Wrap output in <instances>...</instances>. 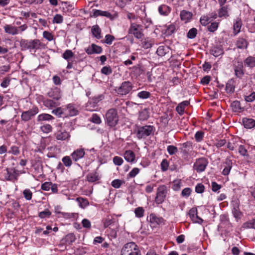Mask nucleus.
Instances as JSON below:
<instances>
[{"mask_svg":"<svg viewBox=\"0 0 255 255\" xmlns=\"http://www.w3.org/2000/svg\"><path fill=\"white\" fill-rule=\"evenodd\" d=\"M20 46L22 50L39 49L41 46V42L38 39H34L28 41L21 39L20 41Z\"/></svg>","mask_w":255,"mask_h":255,"instance_id":"nucleus-1","label":"nucleus"},{"mask_svg":"<svg viewBox=\"0 0 255 255\" xmlns=\"http://www.w3.org/2000/svg\"><path fill=\"white\" fill-rule=\"evenodd\" d=\"M139 254L137 246L133 242L126 244L121 251V255H136Z\"/></svg>","mask_w":255,"mask_h":255,"instance_id":"nucleus-2","label":"nucleus"},{"mask_svg":"<svg viewBox=\"0 0 255 255\" xmlns=\"http://www.w3.org/2000/svg\"><path fill=\"white\" fill-rule=\"evenodd\" d=\"M153 131V127L150 126L137 127L134 130L136 136L138 139L145 138L149 136Z\"/></svg>","mask_w":255,"mask_h":255,"instance_id":"nucleus-3","label":"nucleus"},{"mask_svg":"<svg viewBox=\"0 0 255 255\" xmlns=\"http://www.w3.org/2000/svg\"><path fill=\"white\" fill-rule=\"evenodd\" d=\"M107 124L111 127H115L119 121L117 111L114 109H110L106 114Z\"/></svg>","mask_w":255,"mask_h":255,"instance_id":"nucleus-4","label":"nucleus"},{"mask_svg":"<svg viewBox=\"0 0 255 255\" xmlns=\"http://www.w3.org/2000/svg\"><path fill=\"white\" fill-rule=\"evenodd\" d=\"M167 191V188L165 186H160L158 188L155 198V202L156 203L160 204L164 201Z\"/></svg>","mask_w":255,"mask_h":255,"instance_id":"nucleus-5","label":"nucleus"},{"mask_svg":"<svg viewBox=\"0 0 255 255\" xmlns=\"http://www.w3.org/2000/svg\"><path fill=\"white\" fill-rule=\"evenodd\" d=\"M39 112L38 108L35 107L27 111L22 113L21 118L22 121L27 122L29 121L33 117L36 115Z\"/></svg>","mask_w":255,"mask_h":255,"instance_id":"nucleus-6","label":"nucleus"},{"mask_svg":"<svg viewBox=\"0 0 255 255\" xmlns=\"http://www.w3.org/2000/svg\"><path fill=\"white\" fill-rule=\"evenodd\" d=\"M207 160L205 158L197 159L194 164V169L198 172H201L205 170L208 165Z\"/></svg>","mask_w":255,"mask_h":255,"instance_id":"nucleus-7","label":"nucleus"},{"mask_svg":"<svg viewBox=\"0 0 255 255\" xmlns=\"http://www.w3.org/2000/svg\"><path fill=\"white\" fill-rule=\"evenodd\" d=\"M132 89V85L129 81H125L122 83L121 86L116 90L119 94L124 95L128 94Z\"/></svg>","mask_w":255,"mask_h":255,"instance_id":"nucleus-8","label":"nucleus"},{"mask_svg":"<svg viewBox=\"0 0 255 255\" xmlns=\"http://www.w3.org/2000/svg\"><path fill=\"white\" fill-rule=\"evenodd\" d=\"M129 33L132 34L137 39L141 38L143 34L141 31V29L139 28V26L135 23H132L130 28L128 30Z\"/></svg>","mask_w":255,"mask_h":255,"instance_id":"nucleus-9","label":"nucleus"},{"mask_svg":"<svg viewBox=\"0 0 255 255\" xmlns=\"http://www.w3.org/2000/svg\"><path fill=\"white\" fill-rule=\"evenodd\" d=\"M243 65L241 61H238L235 64V73L237 77L241 78L244 75Z\"/></svg>","mask_w":255,"mask_h":255,"instance_id":"nucleus-10","label":"nucleus"},{"mask_svg":"<svg viewBox=\"0 0 255 255\" xmlns=\"http://www.w3.org/2000/svg\"><path fill=\"white\" fill-rule=\"evenodd\" d=\"M86 51L88 54H92L93 53L99 54L102 52V48L99 46L92 44L86 49Z\"/></svg>","mask_w":255,"mask_h":255,"instance_id":"nucleus-11","label":"nucleus"},{"mask_svg":"<svg viewBox=\"0 0 255 255\" xmlns=\"http://www.w3.org/2000/svg\"><path fill=\"white\" fill-rule=\"evenodd\" d=\"M84 155L85 151L83 149H78L71 154V156L74 160L77 161L83 157Z\"/></svg>","mask_w":255,"mask_h":255,"instance_id":"nucleus-12","label":"nucleus"},{"mask_svg":"<svg viewBox=\"0 0 255 255\" xmlns=\"http://www.w3.org/2000/svg\"><path fill=\"white\" fill-rule=\"evenodd\" d=\"M4 29L5 33L11 35H16L18 33V28L9 24L5 25Z\"/></svg>","mask_w":255,"mask_h":255,"instance_id":"nucleus-13","label":"nucleus"},{"mask_svg":"<svg viewBox=\"0 0 255 255\" xmlns=\"http://www.w3.org/2000/svg\"><path fill=\"white\" fill-rule=\"evenodd\" d=\"M56 138L57 140H64L70 137L69 133L66 131H58L55 134Z\"/></svg>","mask_w":255,"mask_h":255,"instance_id":"nucleus-14","label":"nucleus"},{"mask_svg":"<svg viewBox=\"0 0 255 255\" xmlns=\"http://www.w3.org/2000/svg\"><path fill=\"white\" fill-rule=\"evenodd\" d=\"M243 123L247 128H252L255 126V121L252 119L244 118Z\"/></svg>","mask_w":255,"mask_h":255,"instance_id":"nucleus-15","label":"nucleus"},{"mask_svg":"<svg viewBox=\"0 0 255 255\" xmlns=\"http://www.w3.org/2000/svg\"><path fill=\"white\" fill-rule=\"evenodd\" d=\"M235 81L231 79L229 80L226 86V91L228 93H233L235 91Z\"/></svg>","mask_w":255,"mask_h":255,"instance_id":"nucleus-16","label":"nucleus"},{"mask_svg":"<svg viewBox=\"0 0 255 255\" xmlns=\"http://www.w3.org/2000/svg\"><path fill=\"white\" fill-rule=\"evenodd\" d=\"M189 104V102L188 101H184L177 106L176 110L179 114L180 115H183L184 112L185 108Z\"/></svg>","mask_w":255,"mask_h":255,"instance_id":"nucleus-17","label":"nucleus"},{"mask_svg":"<svg viewBox=\"0 0 255 255\" xmlns=\"http://www.w3.org/2000/svg\"><path fill=\"white\" fill-rule=\"evenodd\" d=\"M225 167L223 170L222 173L224 175H227L229 174L232 166V161L229 159H227L225 162Z\"/></svg>","mask_w":255,"mask_h":255,"instance_id":"nucleus-18","label":"nucleus"},{"mask_svg":"<svg viewBox=\"0 0 255 255\" xmlns=\"http://www.w3.org/2000/svg\"><path fill=\"white\" fill-rule=\"evenodd\" d=\"M171 11V8L167 5L162 4L159 6L158 11L160 14L167 15Z\"/></svg>","mask_w":255,"mask_h":255,"instance_id":"nucleus-19","label":"nucleus"},{"mask_svg":"<svg viewBox=\"0 0 255 255\" xmlns=\"http://www.w3.org/2000/svg\"><path fill=\"white\" fill-rule=\"evenodd\" d=\"M192 14L191 12L186 10H182L180 12V17L182 20L185 21V22H187L191 18Z\"/></svg>","mask_w":255,"mask_h":255,"instance_id":"nucleus-20","label":"nucleus"},{"mask_svg":"<svg viewBox=\"0 0 255 255\" xmlns=\"http://www.w3.org/2000/svg\"><path fill=\"white\" fill-rule=\"evenodd\" d=\"M124 157L127 161L132 162L134 160L135 154L133 151L127 150L125 153Z\"/></svg>","mask_w":255,"mask_h":255,"instance_id":"nucleus-21","label":"nucleus"},{"mask_svg":"<svg viewBox=\"0 0 255 255\" xmlns=\"http://www.w3.org/2000/svg\"><path fill=\"white\" fill-rule=\"evenodd\" d=\"M65 111L68 113L70 116H74L78 114L77 110L72 104H69L67 106L65 109Z\"/></svg>","mask_w":255,"mask_h":255,"instance_id":"nucleus-22","label":"nucleus"},{"mask_svg":"<svg viewBox=\"0 0 255 255\" xmlns=\"http://www.w3.org/2000/svg\"><path fill=\"white\" fill-rule=\"evenodd\" d=\"M242 23L241 19L237 18L234 24V33L236 35L240 32Z\"/></svg>","mask_w":255,"mask_h":255,"instance_id":"nucleus-23","label":"nucleus"},{"mask_svg":"<svg viewBox=\"0 0 255 255\" xmlns=\"http://www.w3.org/2000/svg\"><path fill=\"white\" fill-rule=\"evenodd\" d=\"M245 65L250 68L255 67V57L250 56L244 61Z\"/></svg>","mask_w":255,"mask_h":255,"instance_id":"nucleus-24","label":"nucleus"},{"mask_svg":"<svg viewBox=\"0 0 255 255\" xmlns=\"http://www.w3.org/2000/svg\"><path fill=\"white\" fill-rule=\"evenodd\" d=\"M99 15L105 16L107 17H111L112 16L111 14L108 11H102L101 10H95L93 12V16L97 17Z\"/></svg>","mask_w":255,"mask_h":255,"instance_id":"nucleus-25","label":"nucleus"},{"mask_svg":"<svg viewBox=\"0 0 255 255\" xmlns=\"http://www.w3.org/2000/svg\"><path fill=\"white\" fill-rule=\"evenodd\" d=\"M237 47L238 48L243 49L246 48L248 46V43L247 41L242 38H239L238 41H237Z\"/></svg>","mask_w":255,"mask_h":255,"instance_id":"nucleus-26","label":"nucleus"},{"mask_svg":"<svg viewBox=\"0 0 255 255\" xmlns=\"http://www.w3.org/2000/svg\"><path fill=\"white\" fill-rule=\"evenodd\" d=\"M92 32L95 37L97 39L101 38V29L97 25H94L92 28Z\"/></svg>","mask_w":255,"mask_h":255,"instance_id":"nucleus-27","label":"nucleus"},{"mask_svg":"<svg viewBox=\"0 0 255 255\" xmlns=\"http://www.w3.org/2000/svg\"><path fill=\"white\" fill-rule=\"evenodd\" d=\"M211 53L215 57H218L223 54V51L222 48L220 47H214L211 49Z\"/></svg>","mask_w":255,"mask_h":255,"instance_id":"nucleus-28","label":"nucleus"},{"mask_svg":"<svg viewBox=\"0 0 255 255\" xmlns=\"http://www.w3.org/2000/svg\"><path fill=\"white\" fill-rule=\"evenodd\" d=\"M149 117V114L147 109H144L142 110L139 114V119L141 121L147 120Z\"/></svg>","mask_w":255,"mask_h":255,"instance_id":"nucleus-29","label":"nucleus"},{"mask_svg":"<svg viewBox=\"0 0 255 255\" xmlns=\"http://www.w3.org/2000/svg\"><path fill=\"white\" fill-rule=\"evenodd\" d=\"M53 119V117L50 115L43 114L38 116L37 118L38 121H48Z\"/></svg>","mask_w":255,"mask_h":255,"instance_id":"nucleus-30","label":"nucleus"},{"mask_svg":"<svg viewBox=\"0 0 255 255\" xmlns=\"http://www.w3.org/2000/svg\"><path fill=\"white\" fill-rule=\"evenodd\" d=\"M212 21V19H211V17L208 15H204L202 16L200 18V22L202 25L204 26L207 25L210 22Z\"/></svg>","mask_w":255,"mask_h":255,"instance_id":"nucleus-31","label":"nucleus"},{"mask_svg":"<svg viewBox=\"0 0 255 255\" xmlns=\"http://www.w3.org/2000/svg\"><path fill=\"white\" fill-rule=\"evenodd\" d=\"M168 49V47L161 46L157 48L156 53L159 56H163L166 53Z\"/></svg>","mask_w":255,"mask_h":255,"instance_id":"nucleus-32","label":"nucleus"},{"mask_svg":"<svg viewBox=\"0 0 255 255\" xmlns=\"http://www.w3.org/2000/svg\"><path fill=\"white\" fill-rule=\"evenodd\" d=\"M232 213L233 215L235 218L237 219H240L242 216V213L240 211L239 208L238 206H236L234 207Z\"/></svg>","mask_w":255,"mask_h":255,"instance_id":"nucleus-33","label":"nucleus"},{"mask_svg":"<svg viewBox=\"0 0 255 255\" xmlns=\"http://www.w3.org/2000/svg\"><path fill=\"white\" fill-rule=\"evenodd\" d=\"M231 106L232 107L233 110L234 112H239L240 110L242 109L241 107V104L239 101H234L231 104Z\"/></svg>","mask_w":255,"mask_h":255,"instance_id":"nucleus-34","label":"nucleus"},{"mask_svg":"<svg viewBox=\"0 0 255 255\" xmlns=\"http://www.w3.org/2000/svg\"><path fill=\"white\" fill-rule=\"evenodd\" d=\"M74 55L73 52L70 50H66L63 54V58L67 60L72 58Z\"/></svg>","mask_w":255,"mask_h":255,"instance_id":"nucleus-35","label":"nucleus"},{"mask_svg":"<svg viewBox=\"0 0 255 255\" xmlns=\"http://www.w3.org/2000/svg\"><path fill=\"white\" fill-rule=\"evenodd\" d=\"M197 30L195 28H192L189 30L187 33V37L189 38H194L197 34Z\"/></svg>","mask_w":255,"mask_h":255,"instance_id":"nucleus-36","label":"nucleus"},{"mask_svg":"<svg viewBox=\"0 0 255 255\" xmlns=\"http://www.w3.org/2000/svg\"><path fill=\"white\" fill-rule=\"evenodd\" d=\"M150 222L151 223H156L157 225H160L163 223V219L162 218L157 217L155 216H152L150 218Z\"/></svg>","mask_w":255,"mask_h":255,"instance_id":"nucleus-37","label":"nucleus"},{"mask_svg":"<svg viewBox=\"0 0 255 255\" xmlns=\"http://www.w3.org/2000/svg\"><path fill=\"white\" fill-rule=\"evenodd\" d=\"M87 180L89 182H93L98 180V177L96 173H91L87 175Z\"/></svg>","mask_w":255,"mask_h":255,"instance_id":"nucleus-38","label":"nucleus"},{"mask_svg":"<svg viewBox=\"0 0 255 255\" xmlns=\"http://www.w3.org/2000/svg\"><path fill=\"white\" fill-rule=\"evenodd\" d=\"M167 151L170 155H173L178 152L177 148L173 145H169L167 148Z\"/></svg>","mask_w":255,"mask_h":255,"instance_id":"nucleus-39","label":"nucleus"},{"mask_svg":"<svg viewBox=\"0 0 255 255\" xmlns=\"http://www.w3.org/2000/svg\"><path fill=\"white\" fill-rule=\"evenodd\" d=\"M75 237L73 234L67 235L65 238L66 242L69 244H71L75 241Z\"/></svg>","mask_w":255,"mask_h":255,"instance_id":"nucleus-40","label":"nucleus"},{"mask_svg":"<svg viewBox=\"0 0 255 255\" xmlns=\"http://www.w3.org/2000/svg\"><path fill=\"white\" fill-rule=\"evenodd\" d=\"M239 153L244 156H248L247 149L245 148L244 145H240L239 147Z\"/></svg>","mask_w":255,"mask_h":255,"instance_id":"nucleus-41","label":"nucleus"},{"mask_svg":"<svg viewBox=\"0 0 255 255\" xmlns=\"http://www.w3.org/2000/svg\"><path fill=\"white\" fill-rule=\"evenodd\" d=\"M219 16H228L227 8L226 6H222L219 12Z\"/></svg>","mask_w":255,"mask_h":255,"instance_id":"nucleus-42","label":"nucleus"},{"mask_svg":"<svg viewBox=\"0 0 255 255\" xmlns=\"http://www.w3.org/2000/svg\"><path fill=\"white\" fill-rule=\"evenodd\" d=\"M176 29L175 26L174 24H170L167 27L166 33L167 35H171L175 31Z\"/></svg>","mask_w":255,"mask_h":255,"instance_id":"nucleus-43","label":"nucleus"},{"mask_svg":"<svg viewBox=\"0 0 255 255\" xmlns=\"http://www.w3.org/2000/svg\"><path fill=\"white\" fill-rule=\"evenodd\" d=\"M23 194L24 198L27 200H30L32 198V193L29 189H25L23 191Z\"/></svg>","mask_w":255,"mask_h":255,"instance_id":"nucleus-44","label":"nucleus"},{"mask_svg":"<svg viewBox=\"0 0 255 255\" xmlns=\"http://www.w3.org/2000/svg\"><path fill=\"white\" fill-rule=\"evenodd\" d=\"M134 213L136 217L140 218L143 216L144 210L142 207H138L135 209Z\"/></svg>","mask_w":255,"mask_h":255,"instance_id":"nucleus-45","label":"nucleus"},{"mask_svg":"<svg viewBox=\"0 0 255 255\" xmlns=\"http://www.w3.org/2000/svg\"><path fill=\"white\" fill-rule=\"evenodd\" d=\"M101 73L103 74L108 75L112 73V70L109 66H105L101 69Z\"/></svg>","mask_w":255,"mask_h":255,"instance_id":"nucleus-46","label":"nucleus"},{"mask_svg":"<svg viewBox=\"0 0 255 255\" xmlns=\"http://www.w3.org/2000/svg\"><path fill=\"white\" fill-rule=\"evenodd\" d=\"M142 47L145 49L149 48L152 46V42L148 39H145L142 42Z\"/></svg>","mask_w":255,"mask_h":255,"instance_id":"nucleus-47","label":"nucleus"},{"mask_svg":"<svg viewBox=\"0 0 255 255\" xmlns=\"http://www.w3.org/2000/svg\"><path fill=\"white\" fill-rule=\"evenodd\" d=\"M41 129L45 133H48L52 130V127L50 125L46 124L41 127Z\"/></svg>","mask_w":255,"mask_h":255,"instance_id":"nucleus-48","label":"nucleus"},{"mask_svg":"<svg viewBox=\"0 0 255 255\" xmlns=\"http://www.w3.org/2000/svg\"><path fill=\"white\" fill-rule=\"evenodd\" d=\"M62 161L66 166H70L72 161L69 156H65L62 159Z\"/></svg>","mask_w":255,"mask_h":255,"instance_id":"nucleus-49","label":"nucleus"},{"mask_svg":"<svg viewBox=\"0 0 255 255\" xmlns=\"http://www.w3.org/2000/svg\"><path fill=\"white\" fill-rule=\"evenodd\" d=\"M51 215V212L48 210H45L39 213V217L41 218H44L46 217H49Z\"/></svg>","mask_w":255,"mask_h":255,"instance_id":"nucleus-50","label":"nucleus"},{"mask_svg":"<svg viewBox=\"0 0 255 255\" xmlns=\"http://www.w3.org/2000/svg\"><path fill=\"white\" fill-rule=\"evenodd\" d=\"M150 93L147 91H141L138 93V96L141 99H147Z\"/></svg>","mask_w":255,"mask_h":255,"instance_id":"nucleus-51","label":"nucleus"},{"mask_svg":"<svg viewBox=\"0 0 255 255\" xmlns=\"http://www.w3.org/2000/svg\"><path fill=\"white\" fill-rule=\"evenodd\" d=\"M52 184V183L50 182H46L42 184L41 189L45 191H49L50 189V186Z\"/></svg>","mask_w":255,"mask_h":255,"instance_id":"nucleus-52","label":"nucleus"},{"mask_svg":"<svg viewBox=\"0 0 255 255\" xmlns=\"http://www.w3.org/2000/svg\"><path fill=\"white\" fill-rule=\"evenodd\" d=\"M123 159L119 156H115L113 159V162L117 165H121L123 163Z\"/></svg>","mask_w":255,"mask_h":255,"instance_id":"nucleus-53","label":"nucleus"},{"mask_svg":"<svg viewBox=\"0 0 255 255\" xmlns=\"http://www.w3.org/2000/svg\"><path fill=\"white\" fill-rule=\"evenodd\" d=\"M91 121L97 124H99L101 122L100 117L96 114H94L92 116Z\"/></svg>","mask_w":255,"mask_h":255,"instance_id":"nucleus-54","label":"nucleus"},{"mask_svg":"<svg viewBox=\"0 0 255 255\" xmlns=\"http://www.w3.org/2000/svg\"><path fill=\"white\" fill-rule=\"evenodd\" d=\"M218 27V23L217 22H213L208 26V29L211 32H214Z\"/></svg>","mask_w":255,"mask_h":255,"instance_id":"nucleus-55","label":"nucleus"},{"mask_svg":"<svg viewBox=\"0 0 255 255\" xmlns=\"http://www.w3.org/2000/svg\"><path fill=\"white\" fill-rule=\"evenodd\" d=\"M5 174V178L7 180H11L12 179L13 177V175L11 173V172L8 169H6L5 170V173H4Z\"/></svg>","mask_w":255,"mask_h":255,"instance_id":"nucleus-56","label":"nucleus"},{"mask_svg":"<svg viewBox=\"0 0 255 255\" xmlns=\"http://www.w3.org/2000/svg\"><path fill=\"white\" fill-rule=\"evenodd\" d=\"M181 187V181L180 180L174 181L173 182V189L175 191H178Z\"/></svg>","mask_w":255,"mask_h":255,"instance_id":"nucleus-57","label":"nucleus"},{"mask_svg":"<svg viewBox=\"0 0 255 255\" xmlns=\"http://www.w3.org/2000/svg\"><path fill=\"white\" fill-rule=\"evenodd\" d=\"M63 21V17L60 14H56L53 18V22L56 23H61Z\"/></svg>","mask_w":255,"mask_h":255,"instance_id":"nucleus-58","label":"nucleus"},{"mask_svg":"<svg viewBox=\"0 0 255 255\" xmlns=\"http://www.w3.org/2000/svg\"><path fill=\"white\" fill-rule=\"evenodd\" d=\"M122 184L121 180L119 179H116L112 181V185L113 187L116 188H119L120 187Z\"/></svg>","mask_w":255,"mask_h":255,"instance_id":"nucleus-59","label":"nucleus"},{"mask_svg":"<svg viewBox=\"0 0 255 255\" xmlns=\"http://www.w3.org/2000/svg\"><path fill=\"white\" fill-rule=\"evenodd\" d=\"M43 36L48 41H51L53 39V35L51 34V33L46 31L43 32Z\"/></svg>","mask_w":255,"mask_h":255,"instance_id":"nucleus-60","label":"nucleus"},{"mask_svg":"<svg viewBox=\"0 0 255 255\" xmlns=\"http://www.w3.org/2000/svg\"><path fill=\"white\" fill-rule=\"evenodd\" d=\"M204 186L201 184H198L195 188V191L197 193H202L204 192Z\"/></svg>","mask_w":255,"mask_h":255,"instance_id":"nucleus-61","label":"nucleus"},{"mask_svg":"<svg viewBox=\"0 0 255 255\" xmlns=\"http://www.w3.org/2000/svg\"><path fill=\"white\" fill-rule=\"evenodd\" d=\"M191 192V190L190 188H186L182 190V191L181 192V195L183 196L188 197L190 195Z\"/></svg>","mask_w":255,"mask_h":255,"instance_id":"nucleus-62","label":"nucleus"},{"mask_svg":"<svg viewBox=\"0 0 255 255\" xmlns=\"http://www.w3.org/2000/svg\"><path fill=\"white\" fill-rule=\"evenodd\" d=\"M139 169L137 168H134L129 173V176L130 177H135L139 172Z\"/></svg>","mask_w":255,"mask_h":255,"instance_id":"nucleus-63","label":"nucleus"},{"mask_svg":"<svg viewBox=\"0 0 255 255\" xmlns=\"http://www.w3.org/2000/svg\"><path fill=\"white\" fill-rule=\"evenodd\" d=\"M245 99L249 102L253 101L255 99V92H253L250 95L246 96Z\"/></svg>","mask_w":255,"mask_h":255,"instance_id":"nucleus-64","label":"nucleus"}]
</instances>
